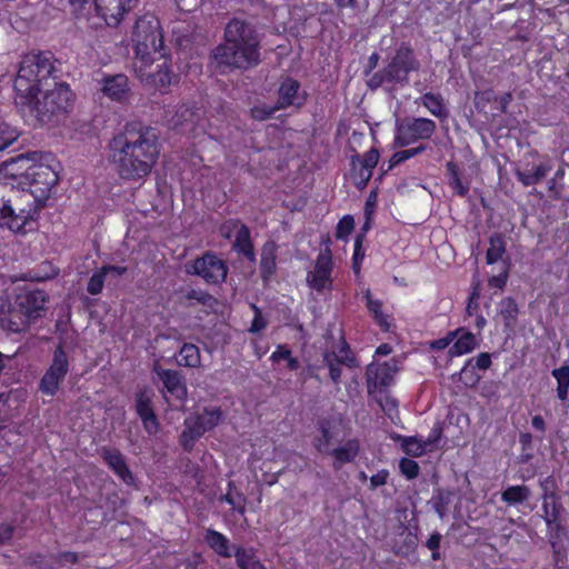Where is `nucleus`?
I'll list each match as a JSON object with an SVG mask.
<instances>
[{
	"instance_id": "62",
	"label": "nucleus",
	"mask_w": 569,
	"mask_h": 569,
	"mask_svg": "<svg viewBox=\"0 0 569 569\" xmlns=\"http://www.w3.org/2000/svg\"><path fill=\"white\" fill-rule=\"evenodd\" d=\"M383 83H387V77L385 76V68L381 71L373 73L368 80V86L371 89H377Z\"/></svg>"
},
{
	"instance_id": "34",
	"label": "nucleus",
	"mask_w": 569,
	"mask_h": 569,
	"mask_svg": "<svg viewBox=\"0 0 569 569\" xmlns=\"http://www.w3.org/2000/svg\"><path fill=\"white\" fill-rule=\"evenodd\" d=\"M507 243L505 237L500 233H495L489 239V248L486 253V261L488 264H493L503 259L507 251Z\"/></svg>"
},
{
	"instance_id": "4",
	"label": "nucleus",
	"mask_w": 569,
	"mask_h": 569,
	"mask_svg": "<svg viewBox=\"0 0 569 569\" xmlns=\"http://www.w3.org/2000/svg\"><path fill=\"white\" fill-rule=\"evenodd\" d=\"M73 93L64 82H57L50 87L40 88L34 92L17 94V104L34 124L54 126L66 119L73 106Z\"/></svg>"
},
{
	"instance_id": "25",
	"label": "nucleus",
	"mask_w": 569,
	"mask_h": 569,
	"mask_svg": "<svg viewBox=\"0 0 569 569\" xmlns=\"http://www.w3.org/2000/svg\"><path fill=\"white\" fill-rule=\"evenodd\" d=\"M153 371L157 379L162 382L167 391H187L186 383L179 371L163 369L159 365H154Z\"/></svg>"
},
{
	"instance_id": "60",
	"label": "nucleus",
	"mask_w": 569,
	"mask_h": 569,
	"mask_svg": "<svg viewBox=\"0 0 569 569\" xmlns=\"http://www.w3.org/2000/svg\"><path fill=\"white\" fill-rule=\"evenodd\" d=\"M252 309L254 310L256 315L251 322L250 331L259 332L267 326V322L263 320L259 309L254 305H252Z\"/></svg>"
},
{
	"instance_id": "64",
	"label": "nucleus",
	"mask_w": 569,
	"mask_h": 569,
	"mask_svg": "<svg viewBox=\"0 0 569 569\" xmlns=\"http://www.w3.org/2000/svg\"><path fill=\"white\" fill-rule=\"evenodd\" d=\"M476 365L478 369L486 370L491 365V357L488 352H481L475 358Z\"/></svg>"
},
{
	"instance_id": "11",
	"label": "nucleus",
	"mask_w": 569,
	"mask_h": 569,
	"mask_svg": "<svg viewBox=\"0 0 569 569\" xmlns=\"http://www.w3.org/2000/svg\"><path fill=\"white\" fill-rule=\"evenodd\" d=\"M332 253L329 248L321 250L316 258L313 268L307 273V284L318 293H326L332 290Z\"/></svg>"
},
{
	"instance_id": "29",
	"label": "nucleus",
	"mask_w": 569,
	"mask_h": 569,
	"mask_svg": "<svg viewBox=\"0 0 569 569\" xmlns=\"http://www.w3.org/2000/svg\"><path fill=\"white\" fill-rule=\"evenodd\" d=\"M233 556L238 569H266L256 555L254 549L234 546Z\"/></svg>"
},
{
	"instance_id": "35",
	"label": "nucleus",
	"mask_w": 569,
	"mask_h": 569,
	"mask_svg": "<svg viewBox=\"0 0 569 569\" xmlns=\"http://www.w3.org/2000/svg\"><path fill=\"white\" fill-rule=\"evenodd\" d=\"M421 104L425 106L431 114L437 118L445 119L448 117V111L445 107V101L440 94L432 92L425 93L421 98Z\"/></svg>"
},
{
	"instance_id": "43",
	"label": "nucleus",
	"mask_w": 569,
	"mask_h": 569,
	"mask_svg": "<svg viewBox=\"0 0 569 569\" xmlns=\"http://www.w3.org/2000/svg\"><path fill=\"white\" fill-rule=\"evenodd\" d=\"M19 136L20 132L16 127H12L7 122L0 123V152L17 142Z\"/></svg>"
},
{
	"instance_id": "8",
	"label": "nucleus",
	"mask_w": 569,
	"mask_h": 569,
	"mask_svg": "<svg viewBox=\"0 0 569 569\" xmlns=\"http://www.w3.org/2000/svg\"><path fill=\"white\" fill-rule=\"evenodd\" d=\"M223 418L220 407H207L202 412L196 411L186 417L183 430L179 437L182 449L190 453L196 442L208 431L214 429Z\"/></svg>"
},
{
	"instance_id": "37",
	"label": "nucleus",
	"mask_w": 569,
	"mask_h": 569,
	"mask_svg": "<svg viewBox=\"0 0 569 569\" xmlns=\"http://www.w3.org/2000/svg\"><path fill=\"white\" fill-rule=\"evenodd\" d=\"M179 366L197 368L200 366V351L193 343H184L177 359Z\"/></svg>"
},
{
	"instance_id": "49",
	"label": "nucleus",
	"mask_w": 569,
	"mask_h": 569,
	"mask_svg": "<svg viewBox=\"0 0 569 569\" xmlns=\"http://www.w3.org/2000/svg\"><path fill=\"white\" fill-rule=\"evenodd\" d=\"M539 485L543 492V495H542L543 500L557 498L556 491L558 489V483H557L556 478L552 475L540 480Z\"/></svg>"
},
{
	"instance_id": "44",
	"label": "nucleus",
	"mask_w": 569,
	"mask_h": 569,
	"mask_svg": "<svg viewBox=\"0 0 569 569\" xmlns=\"http://www.w3.org/2000/svg\"><path fill=\"white\" fill-rule=\"evenodd\" d=\"M58 274V269L48 261L42 262L38 268L29 272L30 279L36 281H46L54 278Z\"/></svg>"
},
{
	"instance_id": "56",
	"label": "nucleus",
	"mask_w": 569,
	"mask_h": 569,
	"mask_svg": "<svg viewBox=\"0 0 569 569\" xmlns=\"http://www.w3.org/2000/svg\"><path fill=\"white\" fill-rule=\"evenodd\" d=\"M442 433H443L442 422L437 421L433 425V427L431 428L426 440H422V441L426 443V446L430 450L432 447H435L440 441V439L442 438Z\"/></svg>"
},
{
	"instance_id": "32",
	"label": "nucleus",
	"mask_w": 569,
	"mask_h": 569,
	"mask_svg": "<svg viewBox=\"0 0 569 569\" xmlns=\"http://www.w3.org/2000/svg\"><path fill=\"white\" fill-rule=\"evenodd\" d=\"M227 492L220 497V501H224L232 507L239 515L246 513L247 498L246 496L236 488L233 481H229L227 485Z\"/></svg>"
},
{
	"instance_id": "51",
	"label": "nucleus",
	"mask_w": 569,
	"mask_h": 569,
	"mask_svg": "<svg viewBox=\"0 0 569 569\" xmlns=\"http://www.w3.org/2000/svg\"><path fill=\"white\" fill-rule=\"evenodd\" d=\"M352 159H356L358 163L361 166L370 169L371 171L376 168L379 161V152L377 149L372 148L369 151H367L362 158L359 156L352 157Z\"/></svg>"
},
{
	"instance_id": "26",
	"label": "nucleus",
	"mask_w": 569,
	"mask_h": 569,
	"mask_svg": "<svg viewBox=\"0 0 569 569\" xmlns=\"http://www.w3.org/2000/svg\"><path fill=\"white\" fill-rule=\"evenodd\" d=\"M194 116L193 110L186 104L166 111L167 121L174 129L189 127L193 123Z\"/></svg>"
},
{
	"instance_id": "57",
	"label": "nucleus",
	"mask_w": 569,
	"mask_h": 569,
	"mask_svg": "<svg viewBox=\"0 0 569 569\" xmlns=\"http://www.w3.org/2000/svg\"><path fill=\"white\" fill-rule=\"evenodd\" d=\"M508 279V267L503 266L502 270L497 274L489 278L488 283L490 287L503 289Z\"/></svg>"
},
{
	"instance_id": "6",
	"label": "nucleus",
	"mask_w": 569,
	"mask_h": 569,
	"mask_svg": "<svg viewBox=\"0 0 569 569\" xmlns=\"http://www.w3.org/2000/svg\"><path fill=\"white\" fill-rule=\"evenodd\" d=\"M56 59L50 51L26 54L14 80L17 94L34 92L40 88L50 87L56 81L58 69Z\"/></svg>"
},
{
	"instance_id": "22",
	"label": "nucleus",
	"mask_w": 569,
	"mask_h": 569,
	"mask_svg": "<svg viewBox=\"0 0 569 569\" xmlns=\"http://www.w3.org/2000/svg\"><path fill=\"white\" fill-rule=\"evenodd\" d=\"M451 333H456V341L449 349L450 357L469 353L479 345L476 336L472 332L467 331L465 328H459L455 331H451Z\"/></svg>"
},
{
	"instance_id": "55",
	"label": "nucleus",
	"mask_w": 569,
	"mask_h": 569,
	"mask_svg": "<svg viewBox=\"0 0 569 569\" xmlns=\"http://www.w3.org/2000/svg\"><path fill=\"white\" fill-rule=\"evenodd\" d=\"M355 227V220L351 216H345L337 226L336 237L339 239L346 238L351 233Z\"/></svg>"
},
{
	"instance_id": "63",
	"label": "nucleus",
	"mask_w": 569,
	"mask_h": 569,
	"mask_svg": "<svg viewBox=\"0 0 569 569\" xmlns=\"http://www.w3.org/2000/svg\"><path fill=\"white\" fill-rule=\"evenodd\" d=\"M455 335L450 331L445 338L432 341L431 348L437 350L446 349L455 340Z\"/></svg>"
},
{
	"instance_id": "3",
	"label": "nucleus",
	"mask_w": 569,
	"mask_h": 569,
	"mask_svg": "<svg viewBox=\"0 0 569 569\" xmlns=\"http://www.w3.org/2000/svg\"><path fill=\"white\" fill-rule=\"evenodd\" d=\"M261 37L248 19L233 18L224 27L223 42L210 56L211 69L220 74L248 70L260 62Z\"/></svg>"
},
{
	"instance_id": "1",
	"label": "nucleus",
	"mask_w": 569,
	"mask_h": 569,
	"mask_svg": "<svg viewBox=\"0 0 569 569\" xmlns=\"http://www.w3.org/2000/svg\"><path fill=\"white\" fill-rule=\"evenodd\" d=\"M57 182L56 171L43 163H33L20 174L9 172L8 167L0 171V224L24 231Z\"/></svg>"
},
{
	"instance_id": "10",
	"label": "nucleus",
	"mask_w": 569,
	"mask_h": 569,
	"mask_svg": "<svg viewBox=\"0 0 569 569\" xmlns=\"http://www.w3.org/2000/svg\"><path fill=\"white\" fill-rule=\"evenodd\" d=\"M347 422L339 413L329 415L317 421L318 436L312 439V446L319 453H327L329 447L342 441L347 433Z\"/></svg>"
},
{
	"instance_id": "40",
	"label": "nucleus",
	"mask_w": 569,
	"mask_h": 569,
	"mask_svg": "<svg viewBox=\"0 0 569 569\" xmlns=\"http://www.w3.org/2000/svg\"><path fill=\"white\" fill-rule=\"evenodd\" d=\"M325 355H332L333 362L341 363L347 368L356 366V359L345 340H340L338 346L332 351H327Z\"/></svg>"
},
{
	"instance_id": "13",
	"label": "nucleus",
	"mask_w": 569,
	"mask_h": 569,
	"mask_svg": "<svg viewBox=\"0 0 569 569\" xmlns=\"http://www.w3.org/2000/svg\"><path fill=\"white\" fill-rule=\"evenodd\" d=\"M400 369L401 359L398 357L385 362H371L366 370L368 391L391 387Z\"/></svg>"
},
{
	"instance_id": "28",
	"label": "nucleus",
	"mask_w": 569,
	"mask_h": 569,
	"mask_svg": "<svg viewBox=\"0 0 569 569\" xmlns=\"http://www.w3.org/2000/svg\"><path fill=\"white\" fill-rule=\"evenodd\" d=\"M550 170V164L540 163L531 169H516L515 174L525 187H530L540 182Z\"/></svg>"
},
{
	"instance_id": "52",
	"label": "nucleus",
	"mask_w": 569,
	"mask_h": 569,
	"mask_svg": "<svg viewBox=\"0 0 569 569\" xmlns=\"http://www.w3.org/2000/svg\"><path fill=\"white\" fill-rule=\"evenodd\" d=\"M552 376L558 382L557 391H568L569 388V367L562 366L552 371Z\"/></svg>"
},
{
	"instance_id": "18",
	"label": "nucleus",
	"mask_w": 569,
	"mask_h": 569,
	"mask_svg": "<svg viewBox=\"0 0 569 569\" xmlns=\"http://www.w3.org/2000/svg\"><path fill=\"white\" fill-rule=\"evenodd\" d=\"M99 84L103 96L113 101L122 102L128 98L130 91L128 77L122 73L107 74L102 77Z\"/></svg>"
},
{
	"instance_id": "53",
	"label": "nucleus",
	"mask_w": 569,
	"mask_h": 569,
	"mask_svg": "<svg viewBox=\"0 0 569 569\" xmlns=\"http://www.w3.org/2000/svg\"><path fill=\"white\" fill-rule=\"evenodd\" d=\"M56 561V569L66 565H74L80 560V556L73 551H62L53 555Z\"/></svg>"
},
{
	"instance_id": "30",
	"label": "nucleus",
	"mask_w": 569,
	"mask_h": 569,
	"mask_svg": "<svg viewBox=\"0 0 569 569\" xmlns=\"http://www.w3.org/2000/svg\"><path fill=\"white\" fill-rule=\"evenodd\" d=\"M232 247L236 251L242 253L250 261H256L253 244L250 239V230L246 224L239 226Z\"/></svg>"
},
{
	"instance_id": "17",
	"label": "nucleus",
	"mask_w": 569,
	"mask_h": 569,
	"mask_svg": "<svg viewBox=\"0 0 569 569\" xmlns=\"http://www.w3.org/2000/svg\"><path fill=\"white\" fill-rule=\"evenodd\" d=\"M68 372V360L61 347L54 351L53 362L41 380V391H54Z\"/></svg>"
},
{
	"instance_id": "5",
	"label": "nucleus",
	"mask_w": 569,
	"mask_h": 569,
	"mask_svg": "<svg viewBox=\"0 0 569 569\" xmlns=\"http://www.w3.org/2000/svg\"><path fill=\"white\" fill-rule=\"evenodd\" d=\"M47 302V295L41 290L19 293L12 302L3 305L0 309L1 329L19 333L41 317Z\"/></svg>"
},
{
	"instance_id": "47",
	"label": "nucleus",
	"mask_w": 569,
	"mask_h": 569,
	"mask_svg": "<svg viewBox=\"0 0 569 569\" xmlns=\"http://www.w3.org/2000/svg\"><path fill=\"white\" fill-rule=\"evenodd\" d=\"M106 277L102 268L96 270L88 281L87 291L92 296L99 295L103 289Z\"/></svg>"
},
{
	"instance_id": "27",
	"label": "nucleus",
	"mask_w": 569,
	"mask_h": 569,
	"mask_svg": "<svg viewBox=\"0 0 569 569\" xmlns=\"http://www.w3.org/2000/svg\"><path fill=\"white\" fill-rule=\"evenodd\" d=\"M278 246L274 241H267L261 250L260 271L263 280L269 279L276 271Z\"/></svg>"
},
{
	"instance_id": "21",
	"label": "nucleus",
	"mask_w": 569,
	"mask_h": 569,
	"mask_svg": "<svg viewBox=\"0 0 569 569\" xmlns=\"http://www.w3.org/2000/svg\"><path fill=\"white\" fill-rule=\"evenodd\" d=\"M152 62H149L148 64L141 63V67H139L141 80L147 86H150L157 90L166 89L171 84L172 79L171 72L167 67V62L163 61L161 64H158L157 70L154 71H147L146 68Z\"/></svg>"
},
{
	"instance_id": "46",
	"label": "nucleus",
	"mask_w": 569,
	"mask_h": 569,
	"mask_svg": "<svg viewBox=\"0 0 569 569\" xmlns=\"http://www.w3.org/2000/svg\"><path fill=\"white\" fill-rule=\"evenodd\" d=\"M447 169H448L449 174H450V178H449L450 187L459 196H461V197L466 196L468 193V191H469V187L462 183L456 164L452 163V162H449L447 164Z\"/></svg>"
},
{
	"instance_id": "45",
	"label": "nucleus",
	"mask_w": 569,
	"mask_h": 569,
	"mask_svg": "<svg viewBox=\"0 0 569 569\" xmlns=\"http://www.w3.org/2000/svg\"><path fill=\"white\" fill-rule=\"evenodd\" d=\"M399 470L407 480H413L420 473V466L416 460L403 457L399 460Z\"/></svg>"
},
{
	"instance_id": "9",
	"label": "nucleus",
	"mask_w": 569,
	"mask_h": 569,
	"mask_svg": "<svg viewBox=\"0 0 569 569\" xmlns=\"http://www.w3.org/2000/svg\"><path fill=\"white\" fill-rule=\"evenodd\" d=\"M420 67L415 52L407 43H401L395 56L385 67L387 83L406 86L409 82V73Z\"/></svg>"
},
{
	"instance_id": "20",
	"label": "nucleus",
	"mask_w": 569,
	"mask_h": 569,
	"mask_svg": "<svg viewBox=\"0 0 569 569\" xmlns=\"http://www.w3.org/2000/svg\"><path fill=\"white\" fill-rule=\"evenodd\" d=\"M137 415L141 419L143 428L148 435L153 436L158 433L160 423L148 393H138Z\"/></svg>"
},
{
	"instance_id": "7",
	"label": "nucleus",
	"mask_w": 569,
	"mask_h": 569,
	"mask_svg": "<svg viewBox=\"0 0 569 569\" xmlns=\"http://www.w3.org/2000/svg\"><path fill=\"white\" fill-rule=\"evenodd\" d=\"M132 41L136 47L137 58L143 64L164 58L163 36L158 18L153 14H144L139 18L132 32Z\"/></svg>"
},
{
	"instance_id": "14",
	"label": "nucleus",
	"mask_w": 569,
	"mask_h": 569,
	"mask_svg": "<svg viewBox=\"0 0 569 569\" xmlns=\"http://www.w3.org/2000/svg\"><path fill=\"white\" fill-rule=\"evenodd\" d=\"M436 122L427 118H413L402 122L397 130L396 143L409 146L420 139H429L436 131Z\"/></svg>"
},
{
	"instance_id": "42",
	"label": "nucleus",
	"mask_w": 569,
	"mask_h": 569,
	"mask_svg": "<svg viewBox=\"0 0 569 569\" xmlns=\"http://www.w3.org/2000/svg\"><path fill=\"white\" fill-rule=\"evenodd\" d=\"M351 179L358 189H363L372 177V171L351 159Z\"/></svg>"
},
{
	"instance_id": "41",
	"label": "nucleus",
	"mask_w": 569,
	"mask_h": 569,
	"mask_svg": "<svg viewBox=\"0 0 569 569\" xmlns=\"http://www.w3.org/2000/svg\"><path fill=\"white\" fill-rule=\"evenodd\" d=\"M541 510L543 512V520H545L546 525L560 522V517H561L563 507L558 501V498L543 500Z\"/></svg>"
},
{
	"instance_id": "50",
	"label": "nucleus",
	"mask_w": 569,
	"mask_h": 569,
	"mask_svg": "<svg viewBox=\"0 0 569 569\" xmlns=\"http://www.w3.org/2000/svg\"><path fill=\"white\" fill-rule=\"evenodd\" d=\"M442 541V535L438 531H435L430 535L428 540L426 541V547L431 551V558L435 561H438L441 559L440 553V545Z\"/></svg>"
},
{
	"instance_id": "23",
	"label": "nucleus",
	"mask_w": 569,
	"mask_h": 569,
	"mask_svg": "<svg viewBox=\"0 0 569 569\" xmlns=\"http://www.w3.org/2000/svg\"><path fill=\"white\" fill-rule=\"evenodd\" d=\"M204 541L218 556L223 558L233 556L234 547L223 533L209 528L206 530Z\"/></svg>"
},
{
	"instance_id": "31",
	"label": "nucleus",
	"mask_w": 569,
	"mask_h": 569,
	"mask_svg": "<svg viewBox=\"0 0 569 569\" xmlns=\"http://www.w3.org/2000/svg\"><path fill=\"white\" fill-rule=\"evenodd\" d=\"M366 299V306L373 317L376 323L380 327L383 331H389L391 328V321L388 315H385L382 312V302L378 299H373L370 290H367L365 293Z\"/></svg>"
},
{
	"instance_id": "33",
	"label": "nucleus",
	"mask_w": 569,
	"mask_h": 569,
	"mask_svg": "<svg viewBox=\"0 0 569 569\" xmlns=\"http://www.w3.org/2000/svg\"><path fill=\"white\" fill-rule=\"evenodd\" d=\"M530 495V488L525 485L509 486L501 492V500L509 506H516L527 501Z\"/></svg>"
},
{
	"instance_id": "61",
	"label": "nucleus",
	"mask_w": 569,
	"mask_h": 569,
	"mask_svg": "<svg viewBox=\"0 0 569 569\" xmlns=\"http://www.w3.org/2000/svg\"><path fill=\"white\" fill-rule=\"evenodd\" d=\"M187 298L189 300H196V301H198L201 305H207L212 299V297L209 293L200 291V290H191V291H189L188 295H187Z\"/></svg>"
},
{
	"instance_id": "58",
	"label": "nucleus",
	"mask_w": 569,
	"mask_h": 569,
	"mask_svg": "<svg viewBox=\"0 0 569 569\" xmlns=\"http://www.w3.org/2000/svg\"><path fill=\"white\" fill-rule=\"evenodd\" d=\"M389 478V471L387 469H381L377 473L370 477V488L376 489L387 483Z\"/></svg>"
},
{
	"instance_id": "24",
	"label": "nucleus",
	"mask_w": 569,
	"mask_h": 569,
	"mask_svg": "<svg viewBox=\"0 0 569 569\" xmlns=\"http://www.w3.org/2000/svg\"><path fill=\"white\" fill-rule=\"evenodd\" d=\"M300 84L292 78H287L279 88V99L276 109H283L289 106H300L298 91Z\"/></svg>"
},
{
	"instance_id": "39",
	"label": "nucleus",
	"mask_w": 569,
	"mask_h": 569,
	"mask_svg": "<svg viewBox=\"0 0 569 569\" xmlns=\"http://www.w3.org/2000/svg\"><path fill=\"white\" fill-rule=\"evenodd\" d=\"M499 315L503 320L506 328H512L516 325L517 316H518V305L517 302L508 297L501 300Z\"/></svg>"
},
{
	"instance_id": "2",
	"label": "nucleus",
	"mask_w": 569,
	"mask_h": 569,
	"mask_svg": "<svg viewBox=\"0 0 569 569\" xmlns=\"http://www.w3.org/2000/svg\"><path fill=\"white\" fill-rule=\"evenodd\" d=\"M109 157L124 180L147 177L157 162L159 149L153 129L141 122H129L109 142Z\"/></svg>"
},
{
	"instance_id": "59",
	"label": "nucleus",
	"mask_w": 569,
	"mask_h": 569,
	"mask_svg": "<svg viewBox=\"0 0 569 569\" xmlns=\"http://www.w3.org/2000/svg\"><path fill=\"white\" fill-rule=\"evenodd\" d=\"M14 526L7 522L0 523V546L6 545L11 540L14 533Z\"/></svg>"
},
{
	"instance_id": "15",
	"label": "nucleus",
	"mask_w": 569,
	"mask_h": 569,
	"mask_svg": "<svg viewBox=\"0 0 569 569\" xmlns=\"http://www.w3.org/2000/svg\"><path fill=\"white\" fill-rule=\"evenodd\" d=\"M100 456L108 468L127 486L136 483V477L130 470L126 457L119 449L102 447Z\"/></svg>"
},
{
	"instance_id": "19",
	"label": "nucleus",
	"mask_w": 569,
	"mask_h": 569,
	"mask_svg": "<svg viewBox=\"0 0 569 569\" xmlns=\"http://www.w3.org/2000/svg\"><path fill=\"white\" fill-rule=\"evenodd\" d=\"M359 452L360 441L357 438H351L337 448H329L326 455L332 457L333 469L340 470L343 465L353 462Z\"/></svg>"
},
{
	"instance_id": "12",
	"label": "nucleus",
	"mask_w": 569,
	"mask_h": 569,
	"mask_svg": "<svg viewBox=\"0 0 569 569\" xmlns=\"http://www.w3.org/2000/svg\"><path fill=\"white\" fill-rule=\"evenodd\" d=\"M187 272L201 277L208 283L217 284L226 280L228 267L214 253H206L191 264H187Z\"/></svg>"
},
{
	"instance_id": "16",
	"label": "nucleus",
	"mask_w": 569,
	"mask_h": 569,
	"mask_svg": "<svg viewBox=\"0 0 569 569\" xmlns=\"http://www.w3.org/2000/svg\"><path fill=\"white\" fill-rule=\"evenodd\" d=\"M133 0H94L98 14L110 27H117L123 14L133 8Z\"/></svg>"
},
{
	"instance_id": "54",
	"label": "nucleus",
	"mask_w": 569,
	"mask_h": 569,
	"mask_svg": "<svg viewBox=\"0 0 569 569\" xmlns=\"http://www.w3.org/2000/svg\"><path fill=\"white\" fill-rule=\"evenodd\" d=\"M323 362L329 369V375L335 383H338L341 379L342 370L341 363L333 362L332 355H323Z\"/></svg>"
},
{
	"instance_id": "48",
	"label": "nucleus",
	"mask_w": 569,
	"mask_h": 569,
	"mask_svg": "<svg viewBox=\"0 0 569 569\" xmlns=\"http://www.w3.org/2000/svg\"><path fill=\"white\" fill-rule=\"evenodd\" d=\"M30 562L37 569H56V561L52 553H36L30 558Z\"/></svg>"
},
{
	"instance_id": "36",
	"label": "nucleus",
	"mask_w": 569,
	"mask_h": 569,
	"mask_svg": "<svg viewBox=\"0 0 569 569\" xmlns=\"http://www.w3.org/2000/svg\"><path fill=\"white\" fill-rule=\"evenodd\" d=\"M398 439L401 441L402 451L408 456L419 458L429 451L426 443L415 436H399Z\"/></svg>"
},
{
	"instance_id": "38",
	"label": "nucleus",
	"mask_w": 569,
	"mask_h": 569,
	"mask_svg": "<svg viewBox=\"0 0 569 569\" xmlns=\"http://www.w3.org/2000/svg\"><path fill=\"white\" fill-rule=\"evenodd\" d=\"M547 526V538L552 548L553 553H560L562 549L563 539L567 537L565 526L560 522H555Z\"/></svg>"
}]
</instances>
